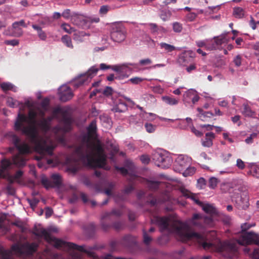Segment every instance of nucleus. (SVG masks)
Returning <instances> with one entry per match:
<instances>
[{
	"label": "nucleus",
	"mask_w": 259,
	"mask_h": 259,
	"mask_svg": "<svg viewBox=\"0 0 259 259\" xmlns=\"http://www.w3.org/2000/svg\"><path fill=\"white\" fill-rule=\"evenodd\" d=\"M97 136L96 121L93 120L87 127V134L82 138L81 144L74 152L73 160L76 163L92 168H103L106 163V156L101 144L98 142L94 144L92 140Z\"/></svg>",
	"instance_id": "1"
},
{
	"label": "nucleus",
	"mask_w": 259,
	"mask_h": 259,
	"mask_svg": "<svg viewBox=\"0 0 259 259\" xmlns=\"http://www.w3.org/2000/svg\"><path fill=\"white\" fill-rule=\"evenodd\" d=\"M152 224H156L160 232L167 231L175 233L178 240L186 242L190 240L197 241L204 249L211 248L212 243H207L203 235L191 232L189 226L185 223L172 219L170 217L154 215L151 219Z\"/></svg>",
	"instance_id": "2"
},
{
	"label": "nucleus",
	"mask_w": 259,
	"mask_h": 259,
	"mask_svg": "<svg viewBox=\"0 0 259 259\" xmlns=\"http://www.w3.org/2000/svg\"><path fill=\"white\" fill-rule=\"evenodd\" d=\"M251 225L244 223L241 226L242 234L237 240H229L223 242L219 241L217 245L213 243L212 247L206 250L215 249L228 258H237L239 256V245H247L252 244H259V235L253 232H246L251 228ZM211 243V242H209Z\"/></svg>",
	"instance_id": "3"
},
{
	"label": "nucleus",
	"mask_w": 259,
	"mask_h": 259,
	"mask_svg": "<svg viewBox=\"0 0 259 259\" xmlns=\"http://www.w3.org/2000/svg\"><path fill=\"white\" fill-rule=\"evenodd\" d=\"M27 121L28 118L24 114H19L18 119L15 123V130L16 131H21L23 134L30 139L31 142L34 145L35 151L40 154L41 156L52 155L53 147L48 145L45 140L38 137L34 127L24 125L23 123Z\"/></svg>",
	"instance_id": "4"
},
{
	"label": "nucleus",
	"mask_w": 259,
	"mask_h": 259,
	"mask_svg": "<svg viewBox=\"0 0 259 259\" xmlns=\"http://www.w3.org/2000/svg\"><path fill=\"white\" fill-rule=\"evenodd\" d=\"M33 234L38 237H44L45 240L50 244H52L55 247L57 248H66L69 249L76 250L80 252L86 253L91 255L92 253L84 248L82 245H78L75 243L67 242L61 239L53 237L50 233L47 231L45 229L41 228H37L35 227L33 229Z\"/></svg>",
	"instance_id": "5"
},
{
	"label": "nucleus",
	"mask_w": 259,
	"mask_h": 259,
	"mask_svg": "<svg viewBox=\"0 0 259 259\" xmlns=\"http://www.w3.org/2000/svg\"><path fill=\"white\" fill-rule=\"evenodd\" d=\"M12 164H14L17 167H23L26 164V159L20 154L14 156L12 161L8 159H3L2 161L1 167L0 168V178L5 179L7 175L5 171L10 167Z\"/></svg>",
	"instance_id": "6"
},
{
	"label": "nucleus",
	"mask_w": 259,
	"mask_h": 259,
	"mask_svg": "<svg viewBox=\"0 0 259 259\" xmlns=\"http://www.w3.org/2000/svg\"><path fill=\"white\" fill-rule=\"evenodd\" d=\"M126 35V30L122 24L117 23L111 26L110 36L113 41L118 43L122 42L125 39Z\"/></svg>",
	"instance_id": "7"
},
{
	"label": "nucleus",
	"mask_w": 259,
	"mask_h": 259,
	"mask_svg": "<svg viewBox=\"0 0 259 259\" xmlns=\"http://www.w3.org/2000/svg\"><path fill=\"white\" fill-rule=\"evenodd\" d=\"M122 212L120 209H113L110 212H105L101 217V225L104 231H107L110 229L111 225L107 224V222H113L114 220L113 215L120 217Z\"/></svg>",
	"instance_id": "8"
},
{
	"label": "nucleus",
	"mask_w": 259,
	"mask_h": 259,
	"mask_svg": "<svg viewBox=\"0 0 259 259\" xmlns=\"http://www.w3.org/2000/svg\"><path fill=\"white\" fill-rule=\"evenodd\" d=\"M153 159L155 165L162 168H168L171 164V158L160 153H155L153 155Z\"/></svg>",
	"instance_id": "9"
},
{
	"label": "nucleus",
	"mask_w": 259,
	"mask_h": 259,
	"mask_svg": "<svg viewBox=\"0 0 259 259\" xmlns=\"http://www.w3.org/2000/svg\"><path fill=\"white\" fill-rule=\"evenodd\" d=\"M52 182L45 177L41 179V183L46 188L49 189L54 187H59L61 185V177L59 174H53L51 176Z\"/></svg>",
	"instance_id": "10"
},
{
	"label": "nucleus",
	"mask_w": 259,
	"mask_h": 259,
	"mask_svg": "<svg viewBox=\"0 0 259 259\" xmlns=\"http://www.w3.org/2000/svg\"><path fill=\"white\" fill-rule=\"evenodd\" d=\"M71 22L82 28L88 27L87 16L77 12H73Z\"/></svg>",
	"instance_id": "11"
},
{
	"label": "nucleus",
	"mask_w": 259,
	"mask_h": 259,
	"mask_svg": "<svg viewBox=\"0 0 259 259\" xmlns=\"http://www.w3.org/2000/svg\"><path fill=\"white\" fill-rule=\"evenodd\" d=\"M20 26H23L24 27H27L24 20H21L20 21H16L12 24V28L15 30L12 34H10L9 32V28L5 30L4 32V34L5 35H11L14 36L19 37L23 34V31L22 29L19 28Z\"/></svg>",
	"instance_id": "12"
},
{
	"label": "nucleus",
	"mask_w": 259,
	"mask_h": 259,
	"mask_svg": "<svg viewBox=\"0 0 259 259\" xmlns=\"http://www.w3.org/2000/svg\"><path fill=\"white\" fill-rule=\"evenodd\" d=\"M227 33H224L221 35L213 37V40H211V47H208L210 50H216L219 46L223 44L227 43L229 41L227 38Z\"/></svg>",
	"instance_id": "13"
},
{
	"label": "nucleus",
	"mask_w": 259,
	"mask_h": 259,
	"mask_svg": "<svg viewBox=\"0 0 259 259\" xmlns=\"http://www.w3.org/2000/svg\"><path fill=\"white\" fill-rule=\"evenodd\" d=\"M60 99L62 102H66L70 100L73 94L70 87L67 85H62L59 89Z\"/></svg>",
	"instance_id": "14"
},
{
	"label": "nucleus",
	"mask_w": 259,
	"mask_h": 259,
	"mask_svg": "<svg viewBox=\"0 0 259 259\" xmlns=\"http://www.w3.org/2000/svg\"><path fill=\"white\" fill-rule=\"evenodd\" d=\"M99 69L95 66L92 67L84 74L82 75L78 80L77 86L85 83L89 79H91L97 73Z\"/></svg>",
	"instance_id": "15"
},
{
	"label": "nucleus",
	"mask_w": 259,
	"mask_h": 259,
	"mask_svg": "<svg viewBox=\"0 0 259 259\" xmlns=\"http://www.w3.org/2000/svg\"><path fill=\"white\" fill-rule=\"evenodd\" d=\"M191 158L183 155H179L176 159V163L180 166L182 169H184L190 166Z\"/></svg>",
	"instance_id": "16"
},
{
	"label": "nucleus",
	"mask_w": 259,
	"mask_h": 259,
	"mask_svg": "<svg viewBox=\"0 0 259 259\" xmlns=\"http://www.w3.org/2000/svg\"><path fill=\"white\" fill-rule=\"evenodd\" d=\"M39 244L36 243H25L23 244L24 253L27 255H32L35 253L38 247Z\"/></svg>",
	"instance_id": "17"
},
{
	"label": "nucleus",
	"mask_w": 259,
	"mask_h": 259,
	"mask_svg": "<svg viewBox=\"0 0 259 259\" xmlns=\"http://www.w3.org/2000/svg\"><path fill=\"white\" fill-rule=\"evenodd\" d=\"M191 225L199 228H203L202 215L198 213H195L192 218L189 221Z\"/></svg>",
	"instance_id": "18"
},
{
	"label": "nucleus",
	"mask_w": 259,
	"mask_h": 259,
	"mask_svg": "<svg viewBox=\"0 0 259 259\" xmlns=\"http://www.w3.org/2000/svg\"><path fill=\"white\" fill-rule=\"evenodd\" d=\"M180 191L184 196L186 197V198H191L195 202L196 204L199 206L203 205V203L197 198L195 194L191 193L189 190L185 188H181Z\"/></svg>",
	"instance_id": "19"
},
{
	"label": "nucleus",
	"mask_w": 259,
	"mask_h": 259,
	"mask_svg": "<svg viewBox=\"0 0 259 259\" xmlns=\"http://www.w3.org/2000/svg\"><path fill=\"white\" fill-rule=\"evenodd\" d=\"M190 53L185 52L181 54L178 59V62L182 66H186L191 60Z\"/></svg>",
	"instance_id": "20"
},
{
	"label": "nucleus",
	"mask_w": 259,
	"mask_h": 259,
	"mask_svg": "<svg viewBox=\"0 0 259 259\" xmlns=\"http://www.w3.org/2000/svg\"><path fill=\"white\" fill-rule=\"evenodd\" d=\"M215 138L214 134L212 132L205 134V137L202 140V145L204 147H210L212 144V141Z\"/></svg>",
	"instance_id": "21"
},
{
	"label": "nucleus",
	"mask_w": 259,
	"mask_h": 259,
	"mask_svg": "<svg viewBox=\"0 0 259 259\" xmlns=\"http://www.w3.org/2000/svg\"><path fill=\"white\" fill-rule=\"evenodd\" d=\"M240 203H239V207L243 209H247L249 206V198L246 193H243L240 198Z\"/></svg>",
	"instance_id": "22"
},
{
	"label": "nucleus",
	"mask_w": 259,
	"mask_h": 259,
	"mask_svg": "<svg viewBox=\"0 0 259 259\" xmlns=\"http://www.w3.org/2000/svg\"><path fill=\"white\" fill-rule=\"evenodd\" d=\"M233 16L237 19H241L244 17L245 10L241 7H235L233 8Z\"/></svg>",
	"instance_id": "23"
},
{
	"label": "nucleus",
	"mask_w": 259,
	"mask_h": 259,
	"mask_svg": "<svg viewBox=\"0 0 259 259\" xmlns=\"http://www.w3.org/2000/svg\"><path fill=\"white\" fill-rule=\"evenodd\" d=\"M16 148L21 154H28L31 152L30 146L26 143L20 144Z\"/></svg>",
	"instance_id": "24"
},
{
	"label": "nucleus",
	"mask_w": 259,
	"mask_h": 259,
	"mask_svg": "<svg viewBox=\"0 0 259 259\" xmlns=\"http://www.w3.org/2000/svg\"><path fill=\"white\" fill-rule=\"evenodd\" d=\"M107 223L110 224L111 225L110 228H113L116 231L122 230L125 227V224L123 221L107 222Z\"/></svg>",
	"instance_id": "25"
},
{
	"label": "nucleus",
	"mask_w": 259,
	"mask_h": 259,
	"mask_svg": "<svg viewBox=\"0 0 259 259\" xmlns=\"http://www.w3.org/2000/svg\"><path fill=\"white\" fill-rule=\"evenodd\" d=\"M127 109V106L125 103L119 102L112 108V111L115 112H122Z\"/></svg>",
	"instance_id": "26"
},
{
	"label": "nucleus",
	"mask_w": 259,
	"mask_h": 259,
	"mask_svg": "<svg viewBox=\"0 0 259 259\" xmlns=\"http://www.w3.org/2000/svg\"><path fill=\"white\" fill-rule=\"evenodd\" d=\"M201 206L202 207V209L204 210V211L208 214L213 215L217 213V210L215 208L210 204H204L203 203V205Z\"/></svg>",
	"instance_id": "27"
},
{
	"label": "nucleus",
	"mask_w": 259,
	"mask_h": 259,
	"mask_svg": "<svg viewBox=\"0 0 259 259\" xmlns=\"http://www.w3.org/2000/svg\"><path fill=\"white\" fill-rule=\"evenodd\" d=\"M162 99L165 103L170 105H175L178 104L179 100L173 97L163 96Z\"/></svg>",
	"instance_id": "28"
},
{
	"label": "nucleus",
	"mask_w": 259,
	"mask_h": 259,
	"mask_svg": "<svg viewBox=\"0 0 259 259\" xmlns=\"http://www.w3.org/2000/svg\"><path fill=\"white\" fill-rule=\"evenodd\" d=\"M0 259H13L11 251L4 250L0 246Z\"/></svg>",
	"instance_id": "29"
},
{
	"label": "nucleus",
	"mask_w": 259,
	"mask_h": 259,
	"mask_svg": "<svg viewBox=\"0 0 259 259\" xmlns=\"http://www.w3.org/2000/svg\"><path fill=\"white\" fill-rule=\"evenodd\" d=\"M88 35L84 31H77L73 34V39L76 41L81 42L83 41V38Z\"/></svg>",
	"instance_id": "30"
},
{
	"label": "nucleus",
	"mask_w": 259,
	"mask_h": 259,
	"mask_svg": "<svg viewBox=\"0 0 259 259\" xmlns=\"http://www.w3.org/2000/svg\"><path fill=\"white\" fill-rule=\"evenodd\" d=\"M1 87L4 92L10 90L13 91L14 92L16 91V89L15 86L10 82H3L1 84Z\"/></svg>",
	"instance_id": "31"
},
{
	"label": "nucleus",
	"mask_w": 259,
	"mask_h": 259,
	"mask_svg": "<svg viewBox=\"0 0 259 259\" xmlns=\"http://www.w3.org/2000/svg\"><path fill=\"white\" fill-rule=\"evenodd\" d=\"M159 46L161 49H164L167 53H170L176 50V47L165 42H160Z\"/></svg>",
	"instance_id": "32"
},
{
	"label": "nucleus",
	"mask_w": 259,
	"mask_h": 259,
	"mask_svg": "<svg viewBox=\"0 0 259 259\" xmlns=\"http://www.w3.org/2000/svg\"><path fill=\"white\" fill-rule=\"evenodd\" d=\"M39 125L42 130L45 132L48 131L50 128V123L47 119L46 118H43L40 121L39 123Z\"/></svg>",
	"instance_id": "33"
},
{
	"label": "nucleus",
	"mask_w": 259,
	"mask_h": 259,
	"mask_svg": "<svg viewBox=\"0 0 259 259\" xmlns=\"http://www.w3.org/2000/svg\"><path fill=\"white\" fill-rule=\"evenodd\" d=\"M61 40L68 48L71 49L73 48L71 38L68 35H63L61 38Z\"/></svg>",
	"instance_id": "34"
},
{
	"label": "nucleus",
	"mask_w": 259,
	"mask_h": 259,
	"mask_svg": "<svg viewBox=\"0 0 259 259\" xmlns=\"http://www.w3.org/2000/svg\"><path fill=\"white\" fill-rule=\"evenodd\" d=\"M242 113L245 116L253 117L255 115V112L251 109V108L247 105H244L243 110Z\"/></svg>",
	"instance_id": "35"
},
{
	"label": "nucleus",
	"mask_w": 259,
	"mask_h": 259,
	"mask_svg": "<svg viewBox=\"0 0 259 259\" xmlns=\"http://www.w3.org/2000/svg\"><path fill=\"white\" fill-rule=\"evenodd\" d=\"M11 250L16 253H24L23 244L20 245L17 244H14L11 247Z\"/></svg>",
	"instance_id": "36"
},
{
	"label": "nucleus",
	"mask_w": 259,
	"mask_h": 259,
	"mask_svg": "<svg viewBox=\"0 0 259 259\" xmlns=\"http://www.w3.org/2000/svg\"><path fill=\"white\" fill-rule=\"evenodd\" d=\"M197 46L199 47H205V48L207 50L211 51L208 47H211V40H206V41H198L196 42Z\"/></svg>",
	"instance_id": "37"
},
{
	"label": "nucleus",
	"mask_w": 259,
	"mask_h": 259,
	"mask_svg": "<svg viewBox=\"0 0 259 259\" xmlns=\"http://www.w3.org/2000/svg\"><path fill=\"white\" fill-rule=\"evenodd\" d=\"M160 183L158 181H148L147 185L150 190L155 191L159 188Z\"/></svg>",
	"instance_id": "38"
},
{
	"label": "nucleus",
	"mask_w": 259,
	"mask_h": 259,
	"mask_svg": "<svg viewBox=\"0 0 259 259\" xmlns=\"http://www.w3.org/2000/svg\"><path fill=\"white\" fill-rule=\"evenodd\" d=\"M12 225H14L19 228L21 232H25L26 230V228L25 226V224L20 220H16L15 222L12 223Z\"/></svg>",
	"instance_id": "39"
},
{
	"label": "nucleus",
	"mask_w": 259,
	"mask_h": 259,
	"mask_svg": "<svg viewBox=\"0 0 259 259\" xmlns=\"http://www.w3.org/2000/svg\"><path fill=\"white\" fill-rule=\"evenodd\" d=\"M186 96L192 99V102L193 104L198 102L199 99V97L196 95L193 91H189L186 93Z\"/></svg>",
	"instance_id": "40"
},
{
	"label": "nucleus",
	"mask_w": 259,
	"mask_h": 259,
	"mask_svg": "<svg viewBox=\"0 0 259 259\" xmlns=\"http://www.w3.org/2000/svg\"><path fill=\"white\" fill-rule=\"evenodd\" d=\"M198 111L201 114V117H203L204 119H202V120H205V118L206 117L211 118L213 116V114L210 112H204L201 108H197Z\"/></svg>",
	"instance_id": "41"
},
{
	"label": "nucleus",
	"mask_w": 259,
	"mask_h": 259,
	"mask_svg": "<svg viewBox=\"0 0 259 259\" xmlns=\"http://www.w3.org/2000/svg\"><path fill=\"white\" fill-rule=\"evenodd\" d=\"M126 66L124 65H113L111 66V68L113 70L119 73H121L124 72V70L126 68Z\"/></svg>",
	"instance_id": "42"
},
{
	"label": "nucleus",
	"mask_w": 259,
	"mask_h": 259,
	"mask_svg": "<svg viewBox=\"0 0 259 259\" xmlns=\"http://www.w3.org/2000/svg\"><path fill=\"white\" fill-rule=\"evenodd\" d=\"M218 183L219 181L217 178L211 177L209 179L208 186L210 188L213 189L217 186Z\"/></svg>",
	"instance_id": "43"
},
{
	"label": "nucleus",
	"mask_w": 259,
	"mask_h": 259,
	"mask_svg": "<svg viewBox=\"0 0 259 259\" xmlns=\"http://www.w3.org/2000/svg\"><path fill=\"white\" fill-rule=\"evenodd\" d=\"M73 15V12L69 9H65L62 13V16L65 19H70L71 21V17Z\"/></svg>",
	"instance_id": "44"
},
{
	"label": "nucleus",
	"mask_w": 259,
	"mask_h": 259,
	"mask_svg": "<svg viewBox=\"0 0 259 259\" xmlns=\"http://www.w3.org/2000/svg\"><path fill=\"white\" fill-rule=\"evenodd\" d=\"M172 29L175 32L180 33L183 29L182 24L177 22H174L172 24Z\"/></svg>",
	"instance_id": "45"
},
{
	"label": "nucleus",
	"mask_w": 259,
	"mask_h": 259,
	"mask_svg": "<svg viewBox=\"0 0 259 259\" xmlns=\"http://www.w3.org/2000/svg\"><path fill=\"white\" fill-rule=\"evenodd\" d=\"M61 27L66 32L68 33H71L72 32L74 31V28L71 27L70 25L67 23H63Z\"/></svg>",
	"instance_id": "46"
},
{
	"label": "nucleus",
	"mask_w": 259,
	"mask_h": 259,
	"mask_svg": "<svg viewBox=\"0 0 259 259\" xmlns=\"http://www.w3.org/2000/svg\"><path fill=\"white\" fill-rule=\"evenodd\" d=\"M250 172H252V176L259 179V167L256 165H252L250 167Z\"/></svg>",
	"instance_id": "47"
},
{
	"label": "nucleus",
	"mask_w": 259,
	"mask_h": 259,
	"mask_svg": "<svg viewBox=\"0 0 259 259\" xmlns=\"http://www.w3.org/2000/svg\"><path fill=\"white\" fill-rule=\"evenodd\" d=\"M206 185V181L203 178H200L197 180V187L200 189L205 188Z\"/></svg>",
	"instance_id": "48"
},
{
	"label": "nucleus",
	"mask_w": 259,
	"mask_h": 259,
	"mask_svg": "<svg viewBox=\"0 0 259 259\" xmlns=\"http://www.w3.org/2000/svg\"><path fill=\"white\" fill-rule=\"evenodd\" d=\"M145 127L146 128V131L149 133H153L156 129V126L154 125L152 123H146L145 124Z\"/></svg>",
	"instance_id": "49"
},
{
	"label": "nucleus",
	"mask_w": 259,
	"mask_h": 259,
	"mask_svg": "<svg viewBox=\"0 0 259 259\" xmlns=\"http://www.w3.org/2000/svg\"><path fill=\"white\" fill-rule=\"evenodd\" d=\"M185 171L184 172L183 175L185 177L188 176H191L195 172V168L194 167H190L189 166L186 168Z\"/></svg>",
	"instance_id": "50"
},
{
	"label": "nucleus",
	"mask_w": 259,
	"mask_h": 259,
	"mask_svg": "<svg viewBox=\"0 0 259 259\" xmlns=\"http://www.w3.org/2000/svg\"><path fill=\"white\" fill-rule=\"evenodd\" d=\"M152 238L148 234L147 232L145 230H143V241L144 243L148 245L152 241Z\"/></svg>",
	"instance_id": "51"
},
{
	"label": "nucleus",
	"mask_w": 259,
	"mask_h": 259,
	"mask_svg": "<svg viewBox=\"0 0 259 259\" xmlns=\"http://www.w3.org/2000/svg\"><path fill=\"white\" fill-rule=\"evenodd\" d=\"M203 228L206 225H210L212 223V219L210 217L202 215Z\"/></svg>",
	"instance_id": "52"
},
{
	"label": "nucleus",
	"mask_w": 259,
	"mask_h": 259,
	"mask_svg": "<svg viewBox=\"0 0 259 259\" xmlns=\"http://www.w3.org/2000/svg\"><path fill=\"white\" fill-rule=\"evenodd\" d=\"M170 16V12L169 11H162L160 14V18L163 21L167 20Z\"/></svg>",
	"instance_id": "53"
},
{
	"label": "nucleus",
	"mask_w": 259,
	"mask_h": 259,
	"mask_svg": "<svg viewBox=\"0 0 259 259\" xmlns=\"http://www.w3.org/2000/svg\"><path fill=\"white\" fill-rule=\"evenodd\" d=\"M233 62L235 65L237 67H239L241 65L242 62V57L241 55H237L233 60Z\"/></svg>",
	"instance_id": "54"
},
{
	"label": "nucleus",
	"mask_w": 259,
	"mask_h": 259,
	"mask_svg": "<svg viewBox=\"0 0 259 259\" xmlns=\"http://www.w3.org/2000/svg\"><path fill=\"white\" fill-rule=\"evenodd\" d=\"M7 105L10 107L14 108L17 106V102L12 98H8L7 100Z\"/></svg>",
	"instance_id": "55"
},
{
	"label": "nucleus",
	"mask_w": 259,
	"mask_h": 259,
	"mask_svg": "<svg viewBox=\"0 0 259 259\" xmlns=\"http://www.w3.org/2000/svg\"><path fill=\"white\" fill-rule=\"evenodd\" d=\"M62 121L65 125L68 126L71 125L72 122L71 118L65 114L63 115Z\"/></svg>",
	"instance_id": "56"
},
{
	"label": "nucleus",
	"mask_w": 259,
	"mask_h": 259,
	"mask_svg": "<svg viewBox=\"0 0 259 259\" xmlns=\"http://www.w3.org/2000/svg\"><path fill=\"white\" fill-rule=\"evenodd\" d=\"M88 19V27L93 23H98L100 21L98 17H87Z\"/></svg>",
	"instance_id": "57"
},
{
	"label": "nucleus",
	"mask_w": 259,
	"mask_h": 259,
	"mask_svg": "<svg viewBox=\"0 0 259 259\" xmlns=\"http://www.w3.org/2000/svg\"><path fill=\"white\" fill-rule=\"evenodd\" d=\"M29 203L30 205V207L34 209L37 205L39 202V200L34 198L31 200H28Z\"/></svg>",
	"instance_id": "58"
},
{
	"label": "nucleus",
	"mask_w": 259,
	"mask_h": 259,
	"mask_svg": "<svg viewBox=\"0 0 259 259\" xmlns=\"http://www.w3.org/2000/svg\"><path fill=\"white\" fill-rule=\"evenodd\" d=\"M12 142L16 148L20 144V139L17 136L14 134L12 135Z\"/></svg>",
	"instance_id": "59"
},
{
	"label": "nucleus",
	"mask_w": 259,
	"mask_h": 259,
	"mask_svg": "<svg viewBox=\"0 0 259 259\" xmlns=\"http://www.w3.org/2000/svg\"><path fill=\"white\" fill-rule=\"evenodd\" d=\"M236 166L240 169H243L245 167V163L241 159H237L236 161Z\"/></svg>",
	"instance_id": "60"
},
{
	"label": "nucleus",
	"mask_w": 259,
	"mask_h": 259,
	"mask_svg": "<svg viewBox=\"0 0 259 259\" xmlns=\"http://www.w3.org/2000/svg\"><path fill=\"white\" fill-rule=\"evenodd\" d=\"M7 193L11 195H14L15 193V190L12 185H8L6 187Z\"/></svg>",
	"instance_id": "61"
},
{
	"label": "nucleus",
	"mask_w": 259,
	"mask_h": 259,
	"mask_svg": "<svg viewBox=\"0 0 259 259\" xmlns=\"http://www.w3.org/2000/svg\"><path fill=\"white\" fill-rule=\"evenodd\" d=\"M143 80V79L142 78L139 77H133L128 80L129 81L135 84H137L142 82Z\"/></svg>",
	"instance_id": "62"
},
{
	"label": "nucleus",
	"mask_w": 259,
	"mask_h": 259,
	"mask_svg": "<svg viewBox=\"0 0 259 259\" xmlns=\"http://www.w3.org/2000/svg\"><path fill=\"white\" fill-rule=\"evenodd\" d=\"M5 43L7 45L16 46L19 44V41L17 39L7 40L5 41Z\"/></svg>",
	"instance_id": "63"
},
{
	"label": "nucleus",
	"mask_w": 259,
	"mask_h": 259,
	"mask_svg": "<svg viewBox=\"0 0 259 259\" xmlns=\"http://www.w3.org/2000/svg\"><path fill=\"white\" fill-rule=\"evenodd\" d=\"M252 258L253 259H259V246L254 249L252 253Z\"/></svg>",
	"instance_id": "64"
}]
</instances>
